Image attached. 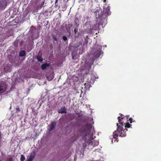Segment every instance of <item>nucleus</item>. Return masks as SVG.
Listing matches in <instances>:
<instances>
[{
	"label": "nucleus",
	"mask_w": 161,
	"mask_h": 161,
	"mask_svg": "<svg viewBox=\"0 0 161 161\" xmlns=\"http://www.w3.org/2000/svg\"><path fill=\"white\" fill-rule=\"evenodd\" d=\"M106 0H103V2L105 3L106 2Z\"/></svg>",
	"instance_id": "obj_29"
},
{
	"label": "nucleus",
	"mask_w": 161,
	"mask_h": 161,
	"mask_svg": "<svg viewBox=\"0 0 161 161\" xmlns=\"http://www.w3.org/2000/svg\"><path fill=\"white\" fill-rule=\"evenodd\" d=\"M75 25H76L77 26H79V19L77 18H75Z\"/></svg>",
	"instance_id": "obj_14"
},
{
	"label": "nucleus",
	"mask_w": 161,
	"mask_h": 161,
	"mask_svg": "<svg viewBox=\"0 0 161 161\" xmlns=\"http://www.w3.org/2000/svg\"><path fill=\"white\" fill-rule=\"evenodd\" d=\"M99 11L97 10L95 11L94 12V13L96 14V17L97 18H100L103 17V14L101 13L99 14Z\"/></svg>",
	"instance_id": "obj_9"
},
{
	"label": "nucleus",
	"mask_w": 161,
	"mask_h": 161,
	"mask_svg": "<svg viewBox=\"0 0 161 161\" xmlns=\"http://www.w3.org/2000/svg\"><path fill=\"white\" fill-rule=\"evenodd\" d=\"M98 53V55H97L96 56H97L98 57H100V55L102 53V51L100 49H99L97 51V52Z\"/></svg>",
	"instance_id": "obj_17"
},
{
	"label": "nucleus",
	"mask_w": 161,
	"mask_h": 161,
	"mask_svg": "<svg viewBox=\"0 0 161 161\" xmlns=\"http://www.w3.org/2000/svg\"><path fill=\"white\" fill-rule=\"evenodd\" d=\"M87 42H88V41H87V40H86V43H87Z\"/></svg>",
	"instance_id": "obj_30"
},
{
	"label": "nucleus",
	"mask_w": 161,
	"mask_h": 161,
	"mask_svg": "<svg viewBox=\"0 0 161 161\" xmlns=\"http://www.w3.org/2000/svg\"><path fill=\"white\" fill-rule=\"evenodd\" d=\"M25 158L23 155H21L20 156V161H24Z\"/></svg>",
	"instance_id": "obj_18"
},
{
	"label": "nucleus",
	"mask_w": 161,
	"mask_h": 161,
	"mask_svg": "<svg viewBox=\"0 0 161 161\" xmlns=\"http://www.w3.org/2000/svg\"><path fill=\"white\" fill-rule=\"evenodd\" d=\"M132 119L131 118H130L129 119V121L130 122V123H132Z\"/></svg>",
	"instance_id": "obj_23"
},
{
	"label": "nucleus",
	"mask_w": 161,
	"mask_h": 161,
	"mask_svg": "<svg viewBox=\"0 0 161 161\" xmlns=\"http://www.w3.org/2000/svg\"><path fill=\"white\" fill-rule=\"evenodd\" d=\"M52 36L53 37V39L55 41H57V39L56 37L55 36V35L53 34V35H52Z\"/></svg>",
	"instance_id": "obj_21"
},
{
	"label": "nucleus",
	"mask_w": 161,
	"mask_h": 161,
	"mask_svg": "<svg viewBox=\"0 0 161 161\" xmlns=\"http://www.w3.org/2000/svg\"><path fill=\"white\" fill-rule=\"evenodd\" d=\"M92 79L91 78L90 80H89V79H87V81H86V82L85 83V88L86 89V90L87 89H88L90 88V87L91 86V80Z\"/></svg>",
	"instance_id": "obj_5"
},
{
	"label": "nucleus",
	"mask_w": 161,
	"mask_h": 161,
	"mask_svg": "<svg viewBox=\"0 0 161 161\" xmlns=\"http://www.w3.org/2000/svg\"><path fill=\"white\" fill-rule=\"evenodd\" d=\"M111 12L110 11L109 6H107V7L105 6H103V17L104 15L105 16L108 15L110 14Z\"/></svg>",
	"instance_id": "obj_3"
},
{
	"label": "nucleus",
	"mask_w": 161,
	"mask_h": 161,
	"mask_svg": "<svg viewBox=\"0 0 161 161\" xmlns=\"http://www.w3.org/2000/svg\"><path fill=\"white\" fill-rule=\"evenodd\" d=\"M25 51L24 50L21 51L20 52L19 56L21 57H23L25 56Z\"/></svg>",
	"instance_id": "obj_16"
},
{
	"label": "nucleus",
	"mask_w": 161,
	"mask_h": 161,
	"mask_svg": "<svg viewBox=\"0 0 161 161\" xmlns=\"http://www.w3.org/2000/svg\"><path fill=\"white\" fill-rule=\"evenodd\" d=\"M33 160H31V159H29V158L27 160V161H32Z\"/></svg>",
	"instance_id": "obj_27"
},
{
	"label": "nucleus",
	"mask_w": 161,
	"mask_h": 161,
	"mask_svg": "<svg viewBox=\"0 0 161 161\" xmlns=\"http://www.w3.org/2000/svg\"><path fill=\"white\" fill-rule=\"evenodd\" d=\"M7 89V87L6 85H0V92L3 93L6 91Z\"/></svg>",
	"instance_id": "obj_7"
},
{
	"label": "nucleus",
	"mask_w": 161,
	"mask_h": 161,
	"mask_svg": "<svg viewBox=\"0 0 161 161\" xmlns=\"http://www.w3.org/2000/svg\"><path fill=\"white\" fill-rule=\"evenodd\" d=\"M11 65L10 64H7L4 67V70L6 72H10L11 70Z\"/></svg>",
	"instance_id": "obj_4"
},
{
	"label": "nucleus",
	"mask_w": 161,
	"mask_h": 161,
	"mask_svg": "<svg viewBox=\"0 0 161 161\" xmlns=\"http://www.w3.org/2000/svg\"><path fill=\"white\" fill-rule=\"evenodd\" d=\"M6 6V2L4 0L0 1V8L1 9L4 8Z\"/></svg>",
	"instance_id": "obj_10"
},
{
	"label": "nucleus",
	"mask_w": 161,
	"mask_h": 161,
	"mask_svg": "<svg viewBox=\"0 0 161 161\" xmlns=\"http://www.w3.org/2000/svg\"><path fill=\"white\" fill-rule=\"evenodd\" d=\"M37 59L38 61L39 62H42V61L43 59L41 57L38 56L37 57Z\"/></svg>",
	"instance_id": "obj_20"
},
{
	"label": "nucleus",
	"mask_w": 161,
	"mask_h": 161,
	"mask_svg": "<svg viewBox=\"0 0 161 161\" xmlns=\"http://www.w3.org/2000/svg\"><path fill=\"white\" fill-rule=\"evenodd\" d=\"M128 116H125L121 114L120 116L118 117L117 119L120 125L118 123L117 124V128L116 130H115L113 134V137L114 139L112 140V142H118L117 138L118 136L121 137H125L126 135V133L127 130L126 128H130L131 127V125L128 122Z\"/></svg>",
	"instance_id": "obj_1"
},
{
	"label": "nucleus",
	"mask_w": 161,
	"mask_h": 161,
	"mask_svg": "<svg viewBox=\"0 0 161 161\" xmlns=\"http://www.w3.org/2000/svg\"><path fill=\"white\" fill-rule=\"evenodd\" d=\"M84 130L82 133L83 139L85 141V142L89 144L93 145L92 143L94 141L93 133L91 132L92 126L91 125L87 124L84 127Z\"/></svg>",
	"instance_id": "obj_2"
},
{
	"label": "nucleus",
	"mask_w": 161,
	"mask_h": 161,
	"mask_svg": "<svg viewBox=\"0 0 161 161\" xmlns=\"http://www.w3.org/2000/svg\"><path fill=\"white\" fill-rule=\"evenodd\" d=\"M55 4H56L58 2V0H55Z\"/></svg>",
	"instance_id": "obj_28"
},
{
	"label": "nucleus",
	"mask_w": 161,
	"mask_h": 161,
	"mask_svg": "<svg viewBox=\"0 0 161 161\" xmlns=\"http://www.w3.org/2000/svg\"><path fill=\"white\" fill-rule=\"evenodd\" d=\"M72 58H73V59H74V57H75V56H74V55H73V53H72Z\"/></svg>",
	"instance_id": "obj_26"
},
{
	"label": "nucleus",
	"mask_w": 161,
	"mask_h": 161,
	"mask_svg": "<svg viewBox=\"0 0 161 161\" xmlns=\"http://www.w3.org/2000/svg\"><path fill=\"white\" fill-rule=\"evenodd\" d=\"M16 112H15V113L17 114L18 112L20 111V109L19 106H17L16 108Z\"/></svg>",
	"instance_id": "obj_19"
},
{
	"label": "nucleus",
	"mask_w": 161,
	"mask_h": 161,
	"mask_svg": "<svg viewBox=\"0 0 161 161\" xmlns=\"http://www.w3.org/2000/svg\"><path fill=\"white\" fill-rule=\"evenodd\" d=\"M56 123L55 122L53 121L52 122L51 125L49 129L50 131H52L54 129V128L56 125Z\"/></svg>",
	"instance_id": "obj_11"
},
{
	"label": "nucleus",
	"mask_w": 161,
	"mask_h": 161,
	"mask_svg": "<svg viewBox=\"0 0 161 161\" xmlns=\"http://www.w3.org/2000/svg\"><path fill=\"white\" fill-rule=\"evenodd\" d=\"M63 39L64 40V41H66L67 40V37L65 36H63Z\"/></svg>",
	"instance_id": "obj_22"
},
{
	"label": "nucleus",
	"mask_w": 161,
	"mask_h": 161,
	"mask_svg": "<svg viewBox=\"0 0 161 161\" xmlns=\"http://www.w3.org/2000/svg\"><path fill=\"white\" fill-rule=\"evenodd\" d=\"M82 44V42L81 41H80L79 42H78L76 43L75 45V47L77 48L80 46Z\"/></svg>",
	"instance_id": "obj_15"
},
{
	"label": "nucleus",
	"mask_w": 161,
	"mask_h": 161,
	"mask_svg": "<svg viewBox=\"0 0 161 161\" xmlns=\"http://www.w3.org/2000/svg\"><path fill=\"white\" fill-rule=\"evenodd\" d=\"M1 139H2L1 134V132H0V143L1 142Z\"/></svg>",
	"instance_id": "obj_25"
},
{
	"label": "nucleus",
	"mask_w": 161,
	"mask_h": 161,
	"mask_svg": "<svg viewBox=\"0 0 161 161\" xmlns=\"http://www.w3.org/2000/svg\"><path fill=\"white\" fill-rule=\"evenodd\" d=\"M58 113L59 114H64L66 113V108L65 107H62L58 111Z\"/></svg>",
	"instance_id": "obj_6"
},
{
	"label": "nucleus",
	"mask_w": 161,
	"mask_h": 161,
	"mask_svg": "<svg viewBox=\"0 0 161 161\" xmlns=\"http://www.w3.org/2000/svg\"><path fill=\"white\" fill-rule=\"evenodd\" d=\"M13 159L12 158H9L8 159V161H13Z\"/></svg>",
	"instance_id": "obj_24"
},
{
	"label": "nucleus",
	"mask_w": 161,
	"mask_h": 161,
	"mask_svg": "<svg viewBox=\"0 0 161 161\" xmlns=\"http://www.w3.org/2000/svg\"><path fill=\"white\" fill-rule=\"evenodd\" d=\"M36 156V153L35 151H32L31 153L29 158L31 159L32 160H33Z\"/></svg>",
	"instance_id": "obj_12"
},
{
	"label": "nucleus",
	"mask_w": 161,
	"mask_h": 161,
	"mask_svg": "<svg viewBox=\"0 0 161 161\" xmlns=\"http://www.w3.org/2000/svg\"><path fill=\"white\" fill-rule=\"evenodd\" d=\"M74 32L75 33V36L76 37H78L80 35L79 33L78 32L77 30L75 29L74 30Z\"/></svg>",
	"instance_id": "obj_13"
},
{
	"label": "nucleus",
	"mask_w": 161,
	"mask_h": 161,
	"mask_svg": "<svg viewBox=\"0 0 161 161\" xmlns=\"http://www.w3.org/2000/svg\"><path fill=\"white\" fill-rule=\"evenodd\" d=\"M50 65V63H47L42 64L41 66V68L42 70H45L47 67H49Z\"/></svg>",
	"instance_id": "obj_8"
}]
</instances>
